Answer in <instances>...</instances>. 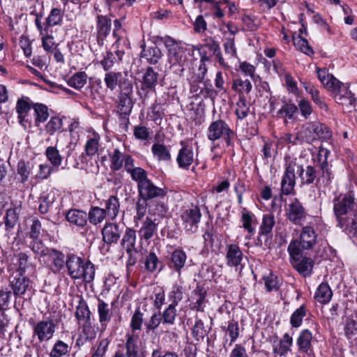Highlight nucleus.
Segmentation results:
<instances>
[{
  "instance_id": "obj_1",
  "label": "nucleus",
  "mask_w": 357,
  "mask_h": 357,
  "mask_svg": "<svg viewBox=\"0 0 357 357\" xmlns=\"http://www.w3.org/2000/svg\"><path fill=\"white\" fill-rule=\"evenodd\" d=\"M333 213L336 226L357 236V202L354 193L349 191L333 199Z\"/></svg>"
},
{
  "instance_id": "obj_2",
  "label": "nucleus",
  "mask_w": 357,
  "mask_h": 357,
  "mask_svg": "<svg viewBox=\"0 0 357 357\" xmlns=\"http://www.w3.org/2000/svg\"><path fill=\"white\" fill-rule=\"evenodd\" d=\"M317 73L319 79L331 93L336 102L347 106L355 105L356 100L354 94L349 90L348 84L338 80L326 68H317Z\"/></svg>"
},
{
  "instance_id": "obj_3",
  "label": "nucleus",
  "mask_w": 357,
  "mask_h": 357,
  "mask_svg": "<svg viewBox=\"0 0 357 357\" xmlns=\"http://www.w3.org/2000/svg\"><path fill=\"white\" fill-rule=\"evenodd\" d=\"M32 337L31 347L35 349L38 356L46 350L45 344L54 336L56 324L51 319H45L31 324Z\"/></svg>"
},
{
  "instance_id": "obj_4",
  "label": "nucleus",
  "mask_w": 357,
  "mask_h": 357,
  "mask_svg": "<svg viewBox=\"0 0 357 357\" xmlns=\"http://www.w3.org/2000/svg\"><path fill=\"white\" fill-rule=\"evenodd\" d=\"M132 180L137 183L138 196L148 200L162 199L167 195L166 188H160L148 178L147 172L138 167L130 176Z\"/></svg>"
},
{
  "instance_id": "obj_5",
  "label": "nucleus",
  "mask_w": 357,
  "mask_h": 357,
  "mask_svg": "<svg viewBox=\"0 0 357 357\" xmlns=\"http://www.w3.org/2000/svg\"><path fill=\"white\" fill-rule=\"evenodd\" d=\"M162 42L167 51L169 63L185 64L188 58L195 50V47L185 44L181 40H177L169 36L157 37Z\"/></svg>"
},
{
  "instance_id": "obj_6",
  "label": "nucleus",
  "mask_w": 357,
  "mask_h": 357,
  "mask_svg": "<svg viewBox=\"0 0 357 357\" xmlns=\"http://www.w3.org/2000/svg\"><path fill=\"white\" fill-rule=\"evenodd\" d=\"M66 266L68 274L72 279H82L87 283L94 280L95 266L90 261L84 262L82 258L71 253L66 256Z\"/></svg>"
},
{
  "instance_id": "obj_7",
  "label": "nucleus",
  "mask_w": 357,
  "mask_h": 357,
  "mask_svg": "<svg viewBox=\"0 0 357 357\" xmlns=\"http://www.w3.org/2000/svg\"><path fill=\"white\" fill-rule=\"evenodd\" d=\"M297 241H291L287 247L291 266L303 277L311 275L314 266L312 258L307 256Z\"/></svg>"
},
{
  "instance_id": "obj_8",
  "label": "nucleus",
  "mask_w": 357,
  "mask_h": 357,
  "mask_svg": "<svg viewBox=\"0 0 357 357\" xmlns=\"http://www.w3.org/2000/svg\"><path fill=\"white\" fill-rule=\"evenodd\" d=\"M236 137V134L235 132L227 122L221 119L212 121L207 129V138L208 140L214 142L222 139L229 147L234 146Z\"/></svg>"
},
{
  "instance_id": "obj_9",
  "label": "nucleus",
  "mask_w": 357,
  "mask_h": 357,
  "mask_svg": "<svg viewBox=\"0 0 357 357\" xmlns=\"http://www.w3.org/2000/svg\"><path fill=\"white\" fill-rule=\"evenodd\" d=\"M331 152L325 148H320L317 154L318 174L315 185L317 188H328L333 178L328 158Z\"/></svg>"
},
{
  "instance_id": "obj_10",
  "label": "nucleus",
  "mask_w": 357,
  "mask_h": 357,
  "mask_svg": "<svg viewBox=\"0 0 357 357\" xmlns=\"http://www.w3.org/2000/svg\"><path fill=\"white\" fill-rule=\"evenodd\" d=\"M109 158L110 169L113 172L119 171L124 167L125 170L131 176L139 167L135 166V160L130 155L121 151L119 149H114L113 151L109 152Z\"/></svg>"
},
{
  "instance_id": "obj_11",
  "label": "nucleus",
  "mask_w": 357,
  "mask_h": 357,
  "mask_svg": "<svg viewBox=\"0 0 357 357\" xmlns=\"http://www.w3.org/2000/svg\"><path fill=\"white\" fill-rule=\"evenodd\" d=\"M284 162L285 170L281 181V191L283 195H289L294 192L296 185V158L286 156Z\"/></svg>"
},
{
  "instance_id": "obj_12",
  "label": "nucleus",
  "mask_w": 357,
  "mask_h": 357,
  "mask_svg": "<svg viewBox=\"0 0 357 357\" xmlns=\"http://www.w3.org/2000/svg\"><path fill=\"white\" fill-rule=\"evenodd\" d=\"M133 86L128 88L124 86V89L119 91L117 101V112L121 118L125 119L126 123H129L128 116L130 115L133 105Z\"/></svg>"
},
{
  "instance_id": "obj_13",
  "label": "nucleus",
  "mask_w": 357,
  "mask_h": 357,
  "mask_svg": "<svg viewBox=\"0 0 357 357\" xmlns=\"http://www.w3.org/2000/svg\"><path fill=\"white\" fill-rule=\"evenodd\" d=\"M202 213L198 206L185 208L181 213V220L186 232L195 234L198 231Z\"/></svg>"
},
{
  "instance_id": "obj_14",
  "label": "nucleus",
  "mask_w": 357,
  "mask_h": 357,
  "mask_svg": "<svg viewBox=\"0 0 357 357\" xmlns=\"http://www.w3.org/2000/svg\"><path fill=\"white\" fill-rule=\"evenodd\" d=\"M125 227L124 225L116 222H106L101 230L102 241L107 245L117 244Z\"/></svg>"
},
{
  "instance_id": "obj_15",
  "label": "nucleus",
  "mask_w": 357,
  "mask_h": 357,
  "mask_svg": "<svg viewBox=\"0 0 357 357\" xmlns=\"http://www.w3.org/2000/svg\"><path fill=\"white\" fill-rule=\"evenodd\" d=\"M10 285L15 297H21L32 289L31 280L21 271L13 273L10 276Z\"/></svg>"
},
{
  "instance_id": "obj_16",
  "label": "nucleus",
  "mask_w": 357,
  "mask_h": 357,
  "mask_svg": "<svg viewBox=\"0 0 357 357\" xmlns=\"http://www.w3.org/2000/svg\"><path fill=\"white\" fill-rule=\"evenodd\" d=\"M307 213L302 203L297 198H294L286 209L287 219L294 225H301L305 220Z\"/></svg>"
},
{
  "instance_id": "obj_17",
  "label": "nucleus",
  "mask_w": 357,
  "mask_h": 357,
  "mask_svg": "<svg viewBox=\"0 0 357 357\" xmlns=\"http://www.w3.org/2000/svg\"><path fill=\"white\" fill-rule=\"evenodd\" d=\"M104 81L106 86L110 91H114L117 86L119 88V91L123 90L124 86L128 88L132 86V82L127 77V75L121 72L110 71L106 73Z\"/></svg>"
},
{
  "instance_id": "obj_18",
  "label": "nucleus",
  "mask_w": 357,
  "mask_h": 357,
  "mask_svg": "<svg viewBox=\"0 0 357 357\" xmlns=\"http://www.w3.org/2000/svg\"><path fill=\"white\" fill-rule=\"evenodd\" d=\"M296 168L302 185L315 184L318 174V161L317 163L314 162V165H309L304 169L296 158Z\"/></svg>"
},
{
  "instance_id": "obj_19",
  "label": "nucleus",
  "mask_w": 357,
  "mask_h": 357,
  "mask_svg": "<svg viewBox=\"0 0 357 357\" xmlns=\"http://www.w3.org/2000/svg\"><path fill=\"white\" fill-rule=\"evenodd\" d=\"M291 241H297L302 249L310 250L317 243V234L312 226H304L301 231L299 240L295 239Z\"/></svg>"
},
{
  "instance_id": "obj_20",
  "label": "nucleus",
  "mask_w": 357,
  "mask_h": 357,
  "mask_svg": "<svg viewBox=\"0 0 357 357\" xmlns=\"http://www.w3.org/2000/svg\"><path fill=\"white\" fill-rule=\"evenodd\" d=\"M142 52L140 56L144 59L146 63L150 65H155L159 63V61L163 56L161 50L156 45L155 43H152L150 45H146L143 40L140 45Z\"/></svg>"
},
{
  "instance_id": "obj_21",
  "label": "nucleus",
  "mask_w": 357,
  "mask_h": 357,
  "mask_svg": "<svg viewBox=\"0 0 357 357\" xmlns=\"http://www.w3.org/2000/svg\"><path fill=\"white\" fill-rule=\"evenodd\" d=\"M112 21L106 15H98L96 17V40L100 47L111 31Z\"/></svg>"
},
{
  "instance_id": "obj_22",
  "label": "nucleus",
  "mask_w": 357,
  "mask_h": 357,
  "mask_svg": "<svg viewBox=\"0 0 357 357\" xmlns=\"http://www.w3.org/2000/svg\"><path fill=\"white\" fill-rule=\"evenodd\" d=\"M226 264L229 267L238 268L243 259V252L238 245L230 243L226 245Z\"/></svg>"
},
{
  "instance_id": "obj_23",
  "label": "nucleus",
  "mask_w": 357,
  "mask_h": 357,
  "mask_svg": "<svg viewBox=\"0 0 357 357\" xmlns=\"http://www.w3.org/2000/svg\"><path fill=\"white\" fill-rule=\"evenodd\" d=\"M180 144L182 148L178 151L176 162L179 168L188 169L194 162V153L192 147L187 146L183 141Z\"/></svg>"
},
{
  "instance_id": "obj_24",
  "label": "nucleus",
  "mask_w": 357,
  "mask_h": 357,
  "mask_svg": "<svg viewBox=\"0 0 357 357\" xmlns=\"http://www.w3.org/2000/svg\"><path fill=\"white\" fill-rule=\"evenodd\" d=\"M313 335L308 329L302 330L296 339V344L299 352L304 353L310 356L313 353V347L312 341Z\"/></svg>"
},
{
  "instance_id": "obj_25",
  "label": "nucleus",
  "mask_w": 357,
  "mask_h": 357,
  "mask_svg": "<svg viewBox=\"0 0 357 357\" xmlns=\"http://www.w3.org/2000/svg\"><path fill=\"white\" fill-rule=\"evenodd\" d=\"M121 236L120 245L126 250L127 255H130V252L137 253L135 247L137 240L136 231L130 227H125Z\"/></svg>"
},
{
  "instance_id": "obj_26",
  "label": "nucleus",
  "mask_w": 357,
  "mask_h": 357,
  "mask_svg": "<svg viewBox=\"0 0 357 357\" xmlns=\"http://www.w3.org/2000/svg\"><path fill=\"white\" fill-rule=\"evenodd\" d=\"M158 222L156 219L146 217L138 231L141 240L149 241L157 233Z\"/></svg>"
},
{
  "instance_id": "obj_27",
  "label": "nucleus",
  "mask_w": 357,
  "mask_h": 357,
  "mask_svg": "<svg viewBox=\"0 0 357 357\" xmlns=\"http://www.w3.org/2000/svg\"><path fill=\"white\" fill-rule=\"evenodd\" d=\"M186 259L187 255L185 252L181 249H176L170 255L168 266L169 268L175 271L180 275L181 269L185 266Z\"/></svg>"
},
{
  "instance_id": "obj_28",
  "label": "nucleus",
  "mask_w": 357,
  "mask_h": 357,
  "mask_svg": "<svg viewBox=\"0 0 357 357\" xmlns=\"http://www.w3.org/2000/svg\"><path fill=\"white\" fill-rule=\"evenodd\" d=\"M66 220L71 225L83 228L87 225V213L78 209H70L66 213Z\"/></svg>"
},
{
  "instance_id": "obj_29",
  "label": "nucleus",
  "mask_w": 357,
  "mask_h": 357,
  "mask_svg": "<svg viewBox=\"0 0 357 357\" xmlns=\"http://www.w3.org/2000/svg\"><path fill=\"white\" fill-rule=\"evenodd\" d=\"M52 261L50 269L54 273H59L66 265V259L64 254L56 249H50L47 255Z\"/></svg>"
},
{
  "instance_id": "obj_30",
  "label": "nucleus",
  "mask_w": 357,
  "mask_h": 357,
  "mask_svg": "<svg viewBox=\"0 0 357 357\" xmlns=\"http://www.w3.org/2000/svg\"><path fill=\"white\" fill-rule=\"evenodd\" d=\"M307 130L314 135L313 139H328L331 137V132L328 126L319 122H311L307 123Z\"/></svg>"
},
{
  "instance_id": "obj_31",
  "label": "nucleus",
  "mask_w": 357,
  "mask_h": 357,
  "mask_svg": "<svg viewBox=\"0 0 357 357\" xmlns=\"http://www.w3.org/2000/svg\"><path fill=\"white\" fill-rule=\"evenodd\" d=\"M97 310L99 317V322L102 327L105 328L107 324L111 321L112 317V307L109 304L100 298H98Z\"/></svg>"
},
{
  "instance_id": "obj_32",
  "label": "nucleus",
  "mask_w": 357,
  "mask_h": 357,
  "mask_svg": "<svg viewBox=\"0 0 357 357\" xmlns=\"http://www.w3.org/2000/svg\"><path fill=\"white\" fill-rule=\"evenodd\" d=\"M241 222L243 228L250 235H253L255 231V227L257 225L256 216L246 208L241 210Z\"/></svg>"
},
{
  "instance_id": "obj_33",
  "label": "nucleus",
  "mask_w": 357,
  "mask_h": 357,
  "mask_svg": "<svg viewBox=\"0 0 357 357\" xmlns=\"http://www.w3.org/2000/svg\"><path fill=\"white\" fill-rule=\"evenodd\" d=\"M158 73L155 72L153 68L148 67L142 79V90L151 91L155 89L158 82Z\"/></svg>"
},
{
  "instance_id": "obj_34",
  "label": "nucleus",
  "mask_w": 357,
  "mask_h": 357,
  "mask_svg": "<svg viewBox=\"0 0 357 357\" xmlns=\"http://www.w3.org/2000/svg\"><path fill=\"white\" fill-rule=\"evenodd\" d=\"M104 207L102 210L105 211L106 216H108L112 220H114L117 217L120 209L119 200L117 197L111 195L107 199L104 200Z\"/></svg>"
},
{
  "instance_id": "obj_35",
  "label": "nucleus",
  "mask_w": 357,
  "mask_h": 357,
  "mask_svg": "<svg viewBox=\"0 0 357 357\" xmlns=\"http://www.w3.org/2000/svg\"><path fill=\"white\" fill-rule=\"evenodd\" d=\"M293 345V338L289 333H284L280 340L278 345L273 346V353L280 356H285L288 351H291Z\"/></svg>"
},
{
  "instance_id": "obj_36",
  "label": "nucleus",
  "mask_w": 357,
  "mask_h": 357,
  "mask_svg": "<svg viewBox=\"0 0 357 357\" xmlns=\"http://www.w3.org/2000/svg\"><path fill=\"white\" fill-rule=\"evenodd\" d=\"M138 336L134 334L127 333L126 335V356L138 357L139 346L137 344Z\"/></svg>"
},
{
  "instance_id": "obj_37",
  "label": "nucleus",
  "mask_w": 357,
  "mask_h": 357,
  "mask_svg": "<svg viewBox=\"0 0 357 357\" xmlns=\"http://www.w3.org/2000/svg\"><path fill=\"white\" fill-rule=\"evenodd\" d=\"M303 87L306 92L311 96L312 101L321 109L325 111L328 110L327 104L319 96L318 89L310 83H303Z\"/></svg>"
},
{
  "instance_id": "obj_38",
  "label": "nucleus",
  "mask_w": 357,
  "mask_h": 357,
  "mask_svg": "<svg viewBox=\"0 0 357 357\" xmlns=\"http://www.w3.org/2000/svg\"><path fill=\"white\" fill-rule=\"evenodd\" d=\"M151 152L159 161H170L172 159L169 149L163 144L154 143L151 146Z\"/></svg>"
},
{
  "instance_id": "obj_39",
  "label": "nucleus",
  "mask_w": 357,
  "mask_h": 357,
  "mask_svg": "<svg viewBox=\"0 0 357 357\" xmlns=\"http://www.w3.org/2000/svg\"><path fill=\"white\" fill-rule=\"evenodd\" d=\"M332 296L333 292L329 285L322 282L315 292L314 298L319 303L326 304L331 301Z\"/></svg>"
},
{
  "instance_id": "obj_40",
  "label": "nucleus",
  "mask_w": 357,
  "mask_h": 357,
  "mask_svg": "<svg viewBox=\"0 0 357 357\" xmlns=\"http://www.w3.org/2000/svg\"><path fill=\"white\" fill-rule=\"evenodd\" d=\"M208 333V330L204 326L203 321L196 317L195 324L192 328V335L195 340L197 342H202Z\"/></svg>"
},
{
  "instance_id": "obj_41",
  "label": "nucleus",
  "mask_w": 357,
  "mask_h": 357,
  "mask_svg": "<svg viewBox=\"0 0 357 357\" xmlns=\"http://www.w3.org/2000/svg\"><path fill=\"white\" fill-rule=\"evenodd\" d=\"M64 12L59 8H52L46 17V27H53L62 24Z\"/></svg>"
},
{
  "instance_id": "obj_42",
  "label": "nucleus",
  "mask_w": 357,
  "mask_h": 357,
  "mask_svg": "<svg viewBox=\"0 0 357 357\" xmlns=\"http://www.w3.org/2000/svg\"><path fill=\"white\" fill-rule=\"evenodd\" d=\"M33 109L35 114V126H39L40 123L45 122L48 119L49 109L42 103L33 104Z\"/></svg>"
},
{
  "instance_id": "obj_43",
  "label": "nucleus",
  "mask_w": 357,
  "mask_h": 357,
  "mask_svg": "<svg viewBox=\"0 0 357 357\" xmlns=\"http://www.w3.org/2000/svg\"><path fill=\"white\" fill-rule=\"evenodd\" d=\"M275 224V217L273 214H264L259 227V234L260 236H271L272 230Z\"/></svg>"
},
{
  "instance_id": "obj_44",
  "label": "nucleus",
  "mask_w": 357,
  "mask_h": 357,
  "mask_svg": "<svg viewBox=\"0 0 357 357\" xmlns=\"http://www.w3.org/2000/svg\"><path fill=\"white\" fill-rule=\"evenodd\" d=\"M91 314L86 302L83 298H80L76 307L75 317L79 321L87 322L91 321Z\"/></svg>"
},
{
  "instance_id": "obj_45",
  "label": "nucleus",
  "mask_w": 357,
  "mask_h": 357,
  "mask_svg": "<svg viewBox=\"0 0 357 357\" xmlns=\"http://www.w3.org/2000/svg\"><path fill=\"white\" fill-rule=\"evenodd\" d=\"M63 120L57 116H52L45 126V130L49 135H54L56 132H62Z\"/></svg>"
},
{
  "instance_id": "obj_46",
  "label": "nucleus",
  "mask_w": 357,
  "mask_h": 357,
  "mask_svg": "<svg viewBox=\"0 0 357 357\" xmlns=\"http://www.w3.org/2000/svg\"><path fill=\"white\" fill-rule=\"evenodd\" d=\"M184 291L185 289L182 285L177 283L173 284L171 290L168 293V298L170 301V304L177 306L183 298Z\"/></svg>"
},
{
  "instance_id": "obj_47",
  "label": "nucleus",
  "mask_w": 357,
  "mask_h": 357,
  "mask_svg": "<svg viewBox=\"0 0 357 357\" xmlns=\"http://www.w3.org/2000/svg\"><path fill=\"white\" fill-rule=\"evenodd\" d=\"M106 215L102 208L98 206H92L87 213V220L93 225H98L103 222Z\"/></svg>"
},
{
  "instance_id": "obj_48",
  "label": "nucleus",
  "mask_w": 357,
  "mask_h": 357,
  "mask_svg": "<svg viewBox=\"0 0 357 357\" xmlns=\"http://www.w3.org/2000/svg\"><path fill=\"white\" fill-rule=\"evenodd\" d=\"M250 113V105L244 95H240L236 102L235 114L238 119L242 120L247 117Z\"/></svg>"
},
{
  "instance_id": "obj_49",
  "label": "nucleus",
  "mask_w": 357,
  "mask_h": 357,
  "mask_svg": "<svg viewBox=\"0 0 357 357\" xmlns=\"http://www.w3.org/2000/svg\"><path fill=\"white\" fill-rule=\"evenodd\" d=\"M70 351V347L63 341L57 340L54 344L50 352V357H63L68 354Z\"/></svg>"
},
{
  "instance_id": "obj_50",
  "label": "nucleus",
  "mask_w": 357,
  "mask_h": 357,
  "mask_svg": "<svg viewBox=\"0 0 357 357\" xmlns=\"http://www.w3.org/2000/svg\"><path fill=\"white\" fill-rule=\"evenodd\" d=\"M87 78L88 76L86 73L84 71H80L71 76L67 83L70 86L79 90L86 84Z\"/></svg>"
},
{
  "instance_id": "obj_51",
  "label": "nucleus",
  "mask_w": 357,
  "mask_h": 357,
  "mask_svg": "<svg viewBox=\"0 0 357 357\" xmlns=\"http://www.w3.org/2000/svg\"><path fill=\"white\" fill-rule=\"evenodd\" d=\"M144 265L146 270L151 273L156 271H160L162 270V263L153 252H149L146 257Z\"/></svg>"
},
{
  "instance_id": "obj_52",
  "label": "nucleus",
  "mask_w": 357,
  "mask_h": 357,
  "mask_svg": "<svg viewBox=\"0 0 357 357\" xmlns=\"http://www.w3.org/2000/svg\"><path fill=\"white\" fill-rule=\"evenodd\" d=\"M231 88L240 96L244 95V93L248 94L252 89V85L248 79H236L233 82Z\"/></svg>"
},
{
  "instance_id": "obj_53",
  "label": "nucleus",
  "mask_w": 357,
  "mask_h": 357,
  "mask_svg": "<svg viewBox=\"0 0 357 357\" xmlns=\"http://www.w3.org/2000/svg\"><path fill=\"white\" fill-rule=\"evenodd\" d=\"M206 291L204 289L195 290V302L192 303V309L204 312L206 303Z\"/></svg>"
},
{
  "instance_id": "obj_54",
  "label": "nucleus",
  "mask_w": 357,
  "mask_h": 357,
  "mask_svg": "<svg viewBox=\"0 0 357 357\" xmlns=\"http://www.w3.org/2000/svg\"><path fill=\"white\" fill-rule=\"evenodd\" d=\"M222 330L228 333L230 337V343L231 345L237 338L239 337L240 331H239V326L237 321L234 319L230 320L228 321L227 326H222Z\"/></svg>"
},
{
  "instance_id": "obj_55",
  "label": "nucleus",
  "mask_w": 357,
  "mask_h": 357,
  "mask_svg": "<svg viewBox=\"0 0 357 357\" xmlns=\"http://www.w3.org/2000/svg\"><path fill=\"white\" fill-rule=\"evenodd\" d=\"M306 307L302 305L296 309L290 317V324L292 328H298L302 325L303 319L306 316Z\"/></svg>"
},
{
  "instance_id": "obj_56",
  "label": "nucleus",
  "mask_w": 357,
  "mask_h": 357,
  "mask_svg": "<svg viewBox=\"0 0 357 357\" xmlns=\"http://www.w3.org/2000/svg\"><path fill=\"white\" fill-rule=\"evenodd\" d=\"M33 104L29 97L22 96L18 98L15 107L17 115L28 114L31 109H33Z\"/></svg>"
},
{
  "instance_id": "obj_57",
  "label": "nucleus",
  "mask_w": 357,
  "mask_h": 357,
  "mask_svg": "<svg viewBox=\"0 0 357 357\" xmlns=\"http://www.w3.org/2000/svg\"><path fill=\"white\" fill-rule=\"evenodd\" d=\"M32 167V165L29 162H26L24 160L18 162L17 165V172L20 176L22 183H25L29 180Z\"/></svg>"
},
{
  "instance_id": "obj_58",
  "label": "nucleus",
  "mask_w": 357,
  "mask_h": 357,
  "mask_svg": "<svg viewBox=\"0 0 357 357\" xmlns=\"http://www.w3.org/2000/svg\"><path fill=\"white\" fill-rule=\"evenodd\" d=\"M148 199L143 197H137L135 204L136 215L134 216V221L137 222L138 220H142L146 213L148 207Z\"/></svg>"
},
{
  "instance_id": "obj_59",
  "label": "nucleus",
  "mask_w": 357,
  "mask_h": 357,
  "mask_svg": "<svg viewBox=\"0 0 357 357\" xmlns=\"http://www.w3.org/2000/svg\"><path fill=\"white\" fill-rule=\"evenodd\" d=\"M175 305L169 304L161 314L162 324L173 325L177 316V311Z\"/></svg>"
},
{
  "instance_id": "obj_60",
  "label": "nucleus",
  "mask_w": 357,
  "mask_h": 357,
  "mask_svg": "<svg viewBox=\"0 0 357 357\" xmlns=\"http://www.w3.org/2000/svg\"><path fill=\"white\" fill-rule=\"evenodd\" d=\"M110 342L111 338L109 337L98 339L97 341V347L92 348V350L94 351L92 353L91 357H104Z\"/></svg>"
},
{
  "instance_id": "obj_61",
  "label": "nucleus",
  "mask_w": 357,
  "mask_h": 357,
  "mask_svg": "<svg viewBox=\"0 0 357 357\" xmlns=\"http://www.w3.org/2000/svg\"><path fill=\"white\" fill-rule=\"evenodd\" d=\"M144 322V313L140 310L139 307H137L130 320V327L132 331L135 333L137 331H141L142 328V324Z\"/></svg>"
},
{
  "instance_id": "obj_62",
  "label": "nucleus",
  "mask_w": 357,
  "mask_h": 357,
  "mask_svg": "<svg viewBox=\"0 0 357 357\" xmlns=\"http://www.w3.org/2000/svg\"><path fill=\"white\" fill-rule=\"evenodd\" d=\"M293 41L295 47L301 52L308 56L314 54V51L310 46L308 41L301 36L298 35L297 37L294 36Z\"/></svg>"
},
{
  "instance_id": "obj_63",
  "label": "nucleus",
  "mask_w": 357,
  "mask_h": 357,
  "mask_svg": "<svg viewBox=\"0 0 357 357\" xmlns=\"http://www.w3.org/2000/svg\"><path fill=\"white\" fill-rule=\"evenodd\" d=\"M45 155L47 160L50 162L53 167H59L62 162V156L60 155L59 150L54 146H49L45 151Z\"/></svg>"
},
{
  "instance_id": "obj_64",
  "label": "nucleus",
  "mask_w": 357,
  "mask_h": 357,
  "mask_svg": "<svg viewBox=\"0 0 357 357\" xmlns=\"http://www.w3.org/2000/svg\"><path fill=\"white\" fill-rule=\"evenodd\" d=\"M162 324V318H161L160 312H154L150 317V319L144 322V326L146 332L155 331L160 324Z\"/></svg>"
}]
</instances>
